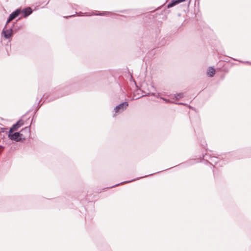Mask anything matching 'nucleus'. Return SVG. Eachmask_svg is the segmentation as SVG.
<instances>
[{
	"label": "nucleus",
	"mask_w": 251,
	"mask_h": 251,
	"mask_svg": "<svg viewBox=\"0 0 251 251\" xmlns=\"http://www.w3.org/2000/svg\"><path fill=\"white\" fill-rule=\"evenodd\" d=\"M30 132V128L27 126L22 129L19 132H9L8 137L9 139L12 140H14L16 142L20 141H23L25 140V137L23 133H25L27 134H29Z\"/></svg>",
	"instance_id": "obj_1"
},
{
	"label": "nucleus",
	"mask_w": 251,
	"mask_h": 251,
	"mask_svg": "<svg viewBox=\"0 0 251 251\" xmlns=\"http://www.w3.org/2000/svg\"><path fill=\"white\" fill-rule=\"evenodd\" d=\"M128 104L127 102H123L119 104V105H117L114 108V110L116 113L118 112L121 113L123 112L125 109H126L128 106Z\"/></svg>",
	"instance_id": "obj_2"
},
{
	"label": "nucleus",
	"mask_w": 251,
	"mask_h": 251,
	"mask_svg": "<svg viewBox=\"0 0 251 251\" xmlns=\"http://www.w3.org/2000/svg\"><path fill=\"white\" fill-rule=\"evenodd\" d=\"M203 158L204 160H205L206 161H208V160L209 159L210 164H211L213 166V163L216 164L219 160L217 157L215 156H211L210 155H208L207 153H205V155H203Z\"/></svg>",
	"instance_id": "obj_3"
},
{
	"label": "nucleus",
	"mask_w": 251,
	"mask_h": 251,
	"mask_svg": "<svg viewBox=\"0 0 251 251\" xmlns=\"http://www.w3.org/2000/svg\"><path fill=\"white\" fill-rule=\"evenodd\" d=\"M6 26L7 25H5L4 28L2 30V33L3 34L4 38L6 39H9L12 35V27L14 26V25H13L12 27L7 29H5Z\"/></svg>",
	"instance_id": "obj_4"
},
{
	"label": "nucleus",
	"mask_w": 251,
	"mask_h": 251,
	"mask_svg": "<svg viewBox=\"0 0 251 251\" xmlns=\"http://www.w3.org/2000/svg\"><path fill=\"white\" fill-rule=\"evenodd\" d=\"M21 12L20 9H17L15 11L13 12L11 14H10L8 20L6 23V25L12 20L14 19L15 18L18 17L20 13Z\"/></svg>",
	"instance_id": "obj_5"
},
{
	"label": "nucleus",
	"mask_w": 251,
	"mask_h": 251,
	"mask_svg": "<svg viewBox=\"0 0 251 251\" xmlns=\"http://www.w3.org/2000/svg\"><path fill=\"white\" fill-rule=\"evenodd\" d=\"M24 124V122L20 120L18 121L16 123L14 124L10 128L9 132H13L14 131L17 130L20 127Z\"/></svg>",
	"instance_id": "obj_6"
},
{
	"label": "nucleus",
	"mask_w": 251,
	"mask_h": 251,
	"mask_svg": "<svg viewBox=\"0 0 251 251\" xmlns=\"http://www.w3.org/2000/svg\"><path fill=\"white\" fill-rule=\"evenodd\" d=\"M21 12L24 15V17H27L32 13V10L30 7H27L23 9Z\"/></svg>",
	"instance_id": "obj_7"
},
{
	"label": "nucleus",
	"mask_w": 251,
	"mask_h": 251,
	"mask_svg": "<svg viewBox=\"0 0 251 251\" xmlns=\"http://www.w3.org/2000/svg\"><path fill=\"white\" fill-rule=\"evenodd\" d=\"M185 0H172L167 5L168 8L172 7L177 4L184 1Z\"/></svg>",
	"instance_id": "obj_8"
},
{
	"label": "nucleus",
	"mask_w": 251,
	"mask_h": 251,
	"mask_svg": "<svg viewBox=\"0 0 251 251\" xmlns=\"http://www.w3.org/2000/svg\"><path fill=\"white\" fill-rule=\"evenodd\" d=\"M215 73V69L212 67H209L207 70V75L210 77H212Z\"/></svg>",
	"instance_id": "obj_9"
},
{
	"label": "nucleus",
	"mask_w": 251,
	"mask_h": 251,
	"mask_svg": "<svg viewBox=\"0 0 251 251\" xmlns=\"http://www.w3.org/2000/svg\"><path fill=\"white\" fill-rule=\"evenodd\" d=\"M183 96H184L183 93H179L176 94V95H175V98L176 100H178L179 99L182 98L183 97Z\"/></svg>",
	"instance_id": "obj_10"
},
{
	"label": "nucleus",
	"mask_w": 251,
	"mask_h": 251,
	"mask_svg": "<svg viewBox=\"0 0 251 251\" xmlns=\"http://www.w3.org/2000/svg\"><path fill=\"white\" fill-rule=\"evenodd\" d=\"M107 14H109L110 13V12H103V13H97L96 14V15H100V16H102V15H106Z\"/></svg>",
	"instance_id": "obj_11"
},
{
	"label": "nucleus",
	"mask_w": 251,
	"mask_h": 251,
	"mask_svg": "<svg viewBox=\"0 0 251 251\" xmlns=\"http://www.w3.org/2000/svg\"><path fill=\"white\" fill-rule=\"evenodd\" d=\"M62 96H63V95H61V96H58V97H56V98H54V99L50 98V100H54L55 99H57V98H59L60 97H62Z\"/></svg>",
	"instance_id": "obj_12"
},
{
	"label": "nucleus",
	"mask_w": 251,
	"mask_h": 251,
	"mask_svg": "<svg viewBox=\"0 0 251 251\" xmlns=\"http://www.w3.org/2000/svg\"><path fill=\"white\" fill-rule=\"evenodd\" d=\"M166 102H171L170 100H167L165 98H162Z\"/></svg>",
	"instance_id": "obj_13"
},
{
	"label": "nucleus",
	"mask_w": 251,
	"mask_h": 251,
	"mask_svg": "<svg viewBox=\"0 0 251 251\" xmlns=\"http://www.w3.org/2000/svg\"><path fill=\"white\" fill-rule=\"evenodd\" d=\"M119 184H120L119 183V184H115V185H113V186H112L110 187V188L114 187H115V186H118V185H119Z\"/></svg>",
	"instance_id": "obj_14"
},
{
	"label": "nucleus",
	"mask_w": 251,
	"mask_h": 251,
	"mask_svg": "<svg viewBox=\"0 0 251 251\" xmlns=\"http://www.w3.org/2000/svg\"><path fill=\"white\" fill-rule=\"evenodd\" d=\"M135 180H136V179H132V180H131L127 181H126V182H131V181H134Z\"/></svg>",
	"instance_id": "obj_15"
},
{
	"label": "nucleus",
	"mask_w": 251,
	"mask_h": 251,
	"mask_svg": "<svg viewBox=\"0 0 251 251\" xmlns=\"http://www.w3.org/2000/svg\"><path fill=\"white\" fill-rule=\"evenodd\" d=\"M75 16V15H70V16H69L68 17H66V18H68V17H74Z\"/></svg>",
	"instance_id": "obj_16"
},
{
	"label": "nucleus",
	"mask_w": 251,
	"mask_h": 251,
	"mask_svg": "<svg viewBox=\"0 0 251 251\" xmlns=\"http://www.w3.org/2000/svg\"><path fill=\"white\" fill-rule=\"evenodd\" d=\"M178 104H183L184 105L185 104L184 103H182V102H179V103H178Z\"/></svg>",
	"instance_id": "obj_17"
},
{
	"label": "nucleus",
	"mask_w": 251,
	"mask_h": 251,
	"mask_svg": "<svg viewBox=\"0 0 251 251\" xmlns=\"http://www.w3.org/2000/svg\"><path fill=\"white\" fill-rule=\"evenodd\" d=\"M126 182H123V183H125ZM121 183H123V182H121Z\"/></svg>",
	"instance_id": "obj_18"
}]
</instances>
